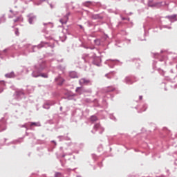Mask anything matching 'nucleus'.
Returning a JSON list of instances; mask_svg holds the SVG:
<instances>
[{
  "label": "nucleus",
  "mask_w": 177,
  "mask_h": 177,
  "mask_svg": "<svg viewBox=\"0 0 177 177\" xmlns=\"http://www.w3.org/2000/svg\"><path fill=\"white\" fill-rule=\"evenodd\" d=\"M153 56H154V57H156V56H158V53H154Z\"/></svg>",
  "instance_id": "33"
},
{
  "label": "nucleus",
  "mask_w": 177,
  "mask_h": 177,
  "mask_svg": "<svg viewBox=\"0 0 177 177\" xmlns=\"http://www.w3.org/2000/svg\"><path fill=\"white\" fill-rule=\"evenodd\" d=\"M107 62H111L112 63V65H110V64H109V66L111 67V68H113V67H114V63H115L117 60L109 59Z\"/></svg>",
  "instance_id": "19"
},
{
  "label": "nucleus",
  "mask_w": 177,
  "mask_h": 177,
  "mask_svg": "<svg viewBox=\"0 0 177 177\" xmlns=\"http://www.w3.org/2000/svg\"><path fill=\"white\" fill-rule=\"evenodd\" d=\"M140 100H142V96H140Z\"/></svg>",
  "instance_id": "43"
},
{
  "label": "nucleus",
  "mask_w": 177,
  "mask_h": 177,
  "mask_svg": "<svg viewBox=\"0 0 177 177\" xmlns=\"http://www.w3.org/2000/svg\"><path fill=\"white\" fill-rule=\"evenodd\" d=\"M90 120L92 122H95L97 121V117L93 115L91 117Z\"/></svg>",
  "instance_id": "21"
},
{
  "label": "nucleus",
  "mask_w": 177,
  "mask_h": 177,
  "mask_svg": "<svg viewBox=\"0 0 177 177\" xmlns=\"http://www.w3.org/2000/svg\"><path fill=\"white\" fill-rule=\"evenodd\" d=\"M133 63H135L136 67H139L140 65V59L139 58H133L130 60Z\"/></svg>",
  "instance_id": "12"
},
{
  "label": "nucleus",
  "mask_w": 177,
  "mask_h": 177,
  "mask_svg": "<svg viewBox=\"0 0 177 177\" xmlns=\"http://www.w3.org/2000/svg\"><path fill=\"white\" fill-rule=\"evenodd\" d=\"M10 13H13V11L12 10H10Z\"/></svg>",
  "instance_id": "38"
},
{
  "label": "nucleus",
  "mask_w": 177,
  "mask_h": 177,
  "mask_svg": "<svg viewBox=\"0 0 177 177\" xmlns=\"http://www.w3.org/2000/svg\"><path fill=\"white\" fill-rule=\"evenodd\" d=\"M94 44L95 45H96L97 46H99L100 45V39H95L94 40Z\"/></svg>",
  "instance_id": "20"
},
{
  "label": "nucleus",
  "mask_w": 177,
  "mask_h": 177,
  "mask_svg": "<svg viewBox=\"0 0 177 177\" xmlns=\"http://www.w3.org/2000/svg\"><path fill=\"white\" fill-rule=\"evenodd\" d=\"M115 74H116L115 71H111V72H109V73L105 74V77L108 80H111V78H114V76L115 75Z\"/></svg>",
  "instance_id": "10"
},
{
  "label": "nucleus",
  "mask_w": 177,
  "mask_h": 177,
  "mask_svg": "<svg viewBox=\"0 0 177 177\" xmlns=\"http://www.w3.org/2000/svg\"><path fill=\"white\" fill-rule=\"evenodd\" d=\"M46 68V63L45 62H40L37 64L35 65V70L33 71L32 75L35 78L37 77H42L43 78H48V73H42V71Z\"/></svg>",
  "instance_id": "1"
},
{
  "label": "nucleus",
  "mask_w": 177,
  "mask_h": 177,
  "mask_svg": "<svg viewBox=\"0 0 177 177\" xmlns=\"http://www.w3.org/2000/svg\"><path fill=\"white\" fill-rule=\"evenodd\" d=\"M57 68H59V70H64V66H62V65H59L57 66Z\"/></svg>",
  "instance_id": "27"
},
{
  "label": "nucleus",
  "mask_w": 177,
  "mask_h": 177,
  "mask_svg": "<svg viewBox=\"0 0 177 177\" xmlns=\"http://www.w3.org/2000/svg\"><path fill=\"white\" fill-rule=\"evenodd\" d=\"M90 37H95V35H90Z\"/></svg>",
  "instance_id": "39"
},
{
  "label": "nucleus",
  "mask_w": 177,
  "mask_h": 177,
  "mask_svg": "<svg viewBox=\"0 0 177 177\" xmlns=\"http://www.w3.org/2000/svg\"><path fill=\"white\" fill-rule=\"evenodd\" d=\"M127 15H132V12H129V14H127Z\"/></svg>",
  "instance_id": "42"
},
{
  "label": "nucleus",
  "mask_w": 177,
  "mask_h": 177,
  "mask_svg": "<svg viewBox=\"0 0 177 177\" xmlns=\"http://www.w3.org/2000/svg\"><path fill=\"white\" fill-rule=\"evenodd\" d=\"M165 19H168L170 22L174 23V21H177V15H167L165 17Z\"/></svg>",
  "instance_id": "7"
},
{
  "label": "nucleus",
  "mask_w": 177,
  "mask_h": 177,
  "mask_svg": "<svg viewBox=\"0 0 177 177\" xmlns=\"http://www.w3.org/2000/svg\"><path fill=\"white\" fill-rule=\"evenodd\" d=\"M93 6V1H86L82 3V6H85L86 8H91V6Z\"/></svg>",
  "instance_id": "14"
},
{
  "label": "nucleus",
  "mask_w": 177,
  "mask_h": 177,
  "mask_svg": "<svg viewBox=\"0 0 177 177\" xmlns=\"http://www.w3.org/2000/svg\"><path fill=\"white\" fill-rule=\"evenodd\" d=\"M86 12H87L88 13L89 12V11L86 10Z\"/></svg>",
  "instance_id": "46"
},
{
  "label": "nucleus",
  "mask_w": 177,
  "mask_h": 177,
  "mask_svg": "<svg viewBox=\"0 0 177 177\" xmlns=\"http://www.w3.org/2000/svg\"><path fill=\"white\" fill-rule=\"evenodd\" d=\"M55 81L58 86H62V85H63V84L64 83L65 80L63 77L58 76L57 77H55Z\"/></svg>",
  "instance_id": "6"
},
{
  "label": "nucleus",
  "mask_w": 177,
  "mask_h": 177,
  "mask_svg": "<svg viewBox=\"0 0 177 177\" xmlns=\"http://www.w3.org/2000/svg\"><path fill=\"white\" fill-rule=\"evenodd\" d=\"M171 73H174V71H173V70H171Z\"/></svg>",
  "instance_id": "44"
},
{
  "label": "nucleus",
  "mask_w": 177,
  "mask_h": 177,
  "mask_svg": "<svg viewBox=\"0 0 177 177\" xmlns=\"http://www.w3.org/2000/svg\"><path fill=\"white\" fill-rule=\"evenodd\" d=\"M83 47L85 48V49H95V47L92 48V47H88L86 46H83Z\"/></svg>",
  "instance_id": "28"
},
{
  "label": "nucleus",
  "mask_w": 177,
  "mask_h": 177,
  "mask_svg": "<svg viewBox=\"0 0 177 177\" xmlns=\"http://www.w3.org/2000/svg\"><path fill=\"white\" fill-rule=\"evenodd\" d=\"M80 28L82 30H84V27H83L82 25H80Z\"/></svg>",
  "instance_id": "35"
},
{
  "label": "nucleus",
  "mask_w": 177,
  "mask_h": 177,
  "mask_svg": "<svg viewBox=\"0 0 177 177\" xmlns=\"http://www.w3.org/2000/svg\"><path fill=\"white\" fill-rule=\"evenodd\" d=\"M6 78H16V74L14 71L5 74Z\"/></svg>",
  "instance_id": "13"
},
{
  "label": "nucleus",
  "mask_w": 177,
  "mask_h": 177,
  "mask_svg": "<svg viewBox=\"0 0 177 177\" xmlns=\"http://www.w3.org/2000/svg\"><path fill=\"white\" fill-rule=\"evenodd\" d=\"M5 85H6V83H5V81L1 80L0 81V86H1L2 88H4Z\"/></svg>",
  "instance_id": "23"
},
{
  "label": "nucleus",
  "mask_w": 177,
  "mask_h": 177,
  "mask_svg": "<svg viewBox=\"0 0 177 177\" xmlns=\"http://www.w3.org/2000/svg\"><path fill=\"white\" fill-rule=\"evenodd\" d=\"M176 67H177V65H176Z\"/></svg>",
  "instance_id": "48"
},
{
  "label": "nucleus",
  "mask_w": 177,
  "mask_h": 177,
  "mask_svg": "<svg viewBox=\"0 0 177 177\" xmlns=\"http://www.w3.org/2000/svg\"><path fill=\"white\" fill-rule=\"evenodd\" d=\"M0 21H1V23H5L6 21V17H5V15H3L0 17Z\"/></svg>",
  "instance_id": "18"
},
{
  "label": "nucleus",
  "mask_w": 177,
  "mask_h": 177,
  "mask_svg": "<svg viewBox=\"0 0 177 177\" xmlns=\"http://www.w3.org/2000/svg\"><path fill=\"white\" fill-rule=\"evenodd\" d=\"M27 17L28 18V21L29 24H34L37 21V15L34 14H29Z\"/></svg>",
  "instance_id": "5"
},
{
  "label": "nucleus",
  "mask_w": 177,
  "mask_h": 177,
  "mask_svg": "<svg viewBox=\"0 0 177 177\" xmlns=\"http://www.w3.org/2000/svg\"><path fill=\"white\" fill-rule=\"evenodd\" d=\"M10 88H13V86H11Z\"/></svg>",
  "instance_id": "47"
},
{
  "label": "nucleus",
  "mask_w": 177,
  "mask_h": 177,
  "mask_svg": "<svg viewBox=\"0 0 177 177\" xmlns=\"http://www.w3.org/2000/svg\"><path fill=\"white\" fill-rule=\"evenodd\" d=\"M40 1H41V2H44V1H45V0H40Z\"/></svg>",
  "instance_id": "45"
},
{
  "label": "nucleus",
  "mask_w": 177,
  "mask_h": 177,
  "mask_svg": "<svg viewBox=\"0 0 177 177\" xmlns=\"http://www.w3.org/2000/svg\"><path fill=\"white\" fill-rule=\"evenodd\" d=\"M79 84L81 86H88L92 85V82L89 79L82 78L79 80Z\"/></svg>",
  "instance_id": "4"
},
{
  "label": "nucleus",
  "mask_w": 177,
  "mask_h": 177,
  "mask_svg": "<svg viewBox=\"0 0 177 177\" xmlns=\"http://www.w3.org/2000/svg\"><path fill=\"white\" fill-rule=\"evenodd\" d=\"M122 20H127V21H129L130 19L126 18V17H122Z\"/></svg>",
  "instance_id": "30"
},
{
  "label": "nucleus",
  "mask_w": 177,
  "mask_h": 177,
  "mask_svg": "<svg viewBox=\"0 0 177 177\" xmlns=\"http://www.w3.org/2000/svg\"><path fill=\"white\" fill-rule=\"evenodd\" d=\"M14 23H21L23 21V16L20 15L17 17L14 20Z\"/></svg>",
  "instance_id": "16"
},
{
  "label": "nucleus",
  "mask_w": 177,
  "mask_h": 177,
  "mask_svg": "<svg viewBox=\"0 0 177 177\" xmlns=\"http://www.w3.org/2000/svg\"><path fill=\"white\" fill-rule=\"evenodd\" d=\"M93 24H92V21H87V26L88 27H92Z\"/></svg>",
  "instance_id": "25"
},
{
  "label": "nucleus",
  "mask_w": 177,
  "mask_h": 177,
  "mask_svg": "<svg viewBox=\"0 0 177 177\" xmlns=\"http://www.w3.org/2000/svg\"><path fill=\"white\" fill-rule=\"evenodd\" d=\"M95 128H99V124H95Z\"/></svg>",
  "instance_id": "36"
},
{
  "label": "nucleus",
  "mask_w": 177,
  "mask_h": 177,
  "mask_svg": "<svg viewBox=\"0 0 177 177\" xmlns=\"http://www.w3.org/2000/svg\"><path fill=\"white\" fill-rule=\"evenodd\" d=\"M41 127V124L38 122H31L30 127Z\"/></svg>",
  "instance_id": "22"
},
{
  "label": "nucleus",
  "mask_w": 177,
  "mask_h": 177,
  "mask_svg": "<svg viewBox=\"0 0 177 177\" xmlns=\"http://www.w3.org/2000/svg\"><path fill=\"white\" fill-rule=\"evenodd\" d=\"M2 55V51H0V56Z\"/></svg>",
  "instance_id": "40"
},
{
  "label": "nucleus",
  "mask_w": 177,
  "mask_h": 177,
  "mask_svg": "<svg viewBox=\"0 0 177 177\" xmlns=\"http://www.w3.org/2000/svg\"><path fill=\"white\" fill-rule=\"evenodd\" d=\"M159 72L161 74V75H164V71H162L161 69H159Z\"/></svg>",
  "instance_id": "31"
},
{
  "label": "nucleus",
  "mask_w": 177,
  "mask_h": 177,
  "mask_svg": "<svg viewBox=\"0 0 177 177\" xmlns=\"http://www.w3.org/2000/svg\"><path fill=\"white\" fill-rule=\"evenodd\" d=\"M44 42H41V44H39L38 46H35L33 47H32V52H35V50H34L35 48H37L38 49H41V48H44Z\"/></svg>",
  "instance_id": "17"
},
{
  "label": "nucleus",
  "mask_w": 177,
  "mask_h": 177,
  "mask_svg": "<svg viewBox=\"0 0 177 177\" xmlns=\"http://www.w3.org/2000/svg\"><path fill=\"white\" fill-rule=\"evenodd\" d=\"M55 177H63L60 173H55Z\"/></svg>",
  "instance_id": "26"
},
{
  "label": "nucleus",
  "mask_w": 177,
  "mask_h": 177,
  "mask_svg": "<svg viewBox=\"0 0 177 177\" xmlns=\"http://www.w3.org/2000/svg\"><path fill=\"white\" fill-rule=\"evenodd\" d=\"M47 24H52V23H50V22H49V23H48V24L44 23V26H47Z\"/></svg>",
  "instance_id": "32"
},
{
  "label": "nucleus",
  "mask_w": 177,
  "mask_h": 177,
  "mask_svg": "<svg viewBox=\"0 0 177 177\" xmlns=\"http://www.w3.org/2000/svg\"><path fill=\"white\" fill-rule=\"evenodd\" d=\"M70 15L71 13L68 12L65 16H64L63 19H59L60 23H62V24H67Z\"/></svg>",
  "instance_id": "8"
},
{
  "label": "nucleus",
  "mask_w": 177,
  "mask_h": 177,
  "mask_svg": "<svg viewBox=\"0 0 177 177\" xmlns=\"http://www.w3.org/2000/svg\"><path fill=\"white\" fill-rule=\"evenodd\" d=\"M50 6L51 9H53V5H52V3H50Z\"/></svg>",
  "instance_id": "34"
},
{
  "label": "nucleus",
  "mask_w": 177,
  "mask_h": 177,
  "mask_svg": "<svg viewBox=\"0 0 177 177\" xmlns=\"http://www.w3.org/2000/svg\"><path fill=\"white\" fill-rule=\"evenodd\" d=\"M76 89H81V87H77Z\"/></svg>",
  "instance_id": "41"
},
{
  "label": "nucleus",
  "mask_w": 177,
  "mask_h": 177,
  "mask_svg": "<svg viewBox=\"0 0 177 177\" xmlns=\"http://www.w3.org/2000/svg\"><path fill=\"white\" fill-rule=\"evenodd\" d=\"M8 50V49H4L3 50V52H6Z\"/></svg>",
  "instance_id": "37"
},
{
  "label": "nucleus",
  "mask_w": 177,
  "mask_h": 177,
  "mask_svg": "<svg viewBox=\"0 0 177 177\" xmlns=\"http://www.w3.org/2000/svg\"><path fill=\"white\" fill-rule=\"evenodd\" d=\"M88 56L89 55L88 54H84L82 56V62H80L79 63L80 68H84V70H86V68H88V66H89V62H88Z\"/></svg>",
  "instance_id": "2"
},
{
  "label": "nucleus",
  "mask_w": 177,
  "mask_h": 177,
  "mask_svg": "<svg viewBox=\"0 0 177 177\" xmlns=\"http://www.w3.org/2000/svg\"><path fill=\"white\" fill-rule=\"evenodd\" d=\"M136 81H138V78L133 75L127 76L124 78V82L127 84V85H132V84L136 82Z\"/></svg>",
  "instance_id": "3"
},
{
  "label": "nucleus",
  "mask_w": 177,
  "mask_h": 177,
  "mask_svg": "<svg viewBox=\"0 0 177 177\" xmlns=\"http://www.w3.org/2000/svg\"><path fill=\"white\" fill-rule=\"evenodd\" d=\"M69 77L71 78H78V73L75 71L69 72Z\"/></svg>",
  "instance_id": "15"
},
{
  "label": "nucleus",
  "mask_w": 177,
  "mask_h": 177,
  "mask_svg": "<svg viewBox=\"0 0 177 177\" xmlns=\"http://www.w3.org/2000/svg\"><path fill=\"white\" fill-rule=\"evenodd\" d=\"M163 27H164V28H168L169 30H171V28H172V27L168 26L167 25L163 26Z\"/></svg>",
  "instance_id": "29"
},
{
  "label": "nucleus",
  "mask_w": 177,
  "mask_h": 177,
  "mask_svg": "<svg viewBox=\"0 0 177 177\" xmlns=\"http://www.w3.org/2000/svg\"><path fill=\"white\" fill-rule=\"evenodd\" d=\"M15 35H17V37H19V35H20V32H19V28L15 29Z\"/></svg>",
  "instance_id": "24"
},
{
  "label": "nucleus",
  "mask_w": 177,
  "mask_h": 177,
  "mask_svg": "<svg viewBox=\"0 0 177 177\" xmlns=\"http://www.w3.org/2000/svg\"><path fill=\"white\" fill-rule=\"evenodd\" d=\"M91 19H93V20H102L103 17L100 16V14H92Z\"/></svg>",
  "instance_id": "11"
},
{
  "label": "nucleus",
  "mask_w": 177,
  "mask_h": 177,
  "mask_svg": "<svg viewBox=\"0 0 177 177\" xmlns=\"http://www.w3.org/2000/svg\"><path fill=\"white\" fill-rule=\"evenodd\" d=\"M92 63L95 65V66H100V63H102V59L99 57H95V58H93Z\"/></svg>",
  "instance_id": "9"
}]
</instances>
